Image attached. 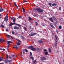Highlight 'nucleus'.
I'll list each match as a JSON object with an SVG mask.
<instances>
[{
    "label": "nucleus",
    "mask_w": 64,
    "mask_h": 64,
    "mask_svg": "<svg viewBox=\"0 0 64 64\" xmlns=\"http://www.w3.org/2000/svg\"><path fill=\"white\" fill-rule=\"evenodd\" d=\"M36 10L39 13H42L43 12V10L42 8H37L36 9Z\"/></svg>",
    "instance_id": "1"
},
{
    "label": "nucleus",
    "mask_w": 64,
    "mask_h": 64,
    "mask_svg": "<svg viewBox=\"0 0 64 64\" xmlns=\"http://www.w3.org/2000/svg\"><path fill=\"white\" fill-rule=\"evenodd\" d=\"M46 60V58H45V57L44 56H43L42 58L40 60L42 62H44L45 60Z\"/></svg>",
    "instance_id": "2"
},
{
    "label": "nucleus",
    "mask_w": 64,
    "mask_h": 64,
    "mask_svg": "<svg viewBox=\"0 0 64 64\" xmlns=\"http://www.w3.org/2000/svg\"><path fill=\"white\" fill-rule=\"evenodd\" d=\"M55 38H56V39L55 40V42H56V43H57V42H58V40H57V36H56V35H55Z\"/></svg>",
    "instance_id": "3"
},
{
    "label": "nucleus",
    "mask_w": 64,
    "mask_h": 64,
    "mask_svg": "<svg viewBox=\"0 0 64 64\" xmlns=\"http://www.w3.org/2000/svg\"><path fill=\"white\" fill-rule=\"evenodd\" d=\"M14 29H19L20 28L19 27H17L16 26H15L14 27Z\"/></svg>",
    "instance_id": "4"
},
{
    "label": "nucleus",
    "mask_w": 64,
    "mask_h": 64,
    "mask_svg": "<svg viewBox=\"0 0 64 64\" xmlns=\"http://www.w3.org/2000/svg\"><path fill=\"white\" fill-rule=\"evenodd\" d=\"M49 20L51 22H53V23H54V22L53 21V19H52V18H50Z\"/></svg>",
    "instance_id": "5"
},
{
    "label": "nucleus",
    "mask_w": 64,
    "mask_h": 64,
    "mask_svg": "<svg viewBox=\"0 0 64 64\" xmlns=\"http://www.w3.org/2000/svg\"><path fill=\"white\" fill-rule=\"evenodd\" d=\"M53 18L54 20L55 21H57V20L56 18L55 17V16H53Z\"/></svg>",
    "instance_id": "6"
},
{
    "label": "nucleus",
    "mask_w": 64,
    "mask_h": 64,
    "mask_svg": "<svg viewBox=\"0 0 64 64\" xmlns=\"http://www.w3.org/2000/svg\"><path fill=\"white\" fill-rule=\"evenodd\" d=\"M14 25H16L17 26H18V27H21V26L19 24H17L15 23Z\"/></svg>",
    "instance_id": "7"
},
{
    "label": "nucleus",
    "mask_w": 64,
    "mask_h": 64,
    "mask_svg": "<svg viewBox=\"0 0 64 64\" xmlns=\"http://www.w3.org/2000/svg\"><path fill=\"white\" fill-rule=\"evenodd\" d=\"M4 11V9H2V8H0V12H3Z\"/></svg>",
    "instance_id": "8"
},
{
    "label": "nucleus",
    "mask_w": 64,
    "mask_h": 64,
    "mask_svg": "<svg viewBox=\"0 0 64 64\" xmlns=\"http://www.w3.org/2000/svg\"><path fill=\"white\" fill-rule=\"evenodd\" d=\"M5 62H6V63H7L8 62V59L6 58V59H5Z\"/></svg>",
    "instance_id": "9"
},
{
    "label": "nucleus",
    "mask_w": 64,
    "mask_h": 64,
    "mask_svg": "<svg viewBox=\"0 0 64 64\" xmlns=\"http://www.w3.org/2000/svg\"><path fill=\"white\" fill-rule=\"evenodd\" d=\"M31 50H32V51H36V49L34 48H32Z\"/></svg>",
    "instance_id": "10"
},
{
    "label": "nucleus",
    "mask_w": 64,
    "mask_h": 64,
    "mask_svg": "<svg viewBox=\"0 0 64 64\" xmlns=\"http://www.w3.org/2000/svg\"><path fill=\"white\" fill-rule=\"evenodd\" d=\"M50 26L52 27V28H53L54 29L55 28V27L53 26V24H50Z\"/></svg>",
    "instance_id": "11"
},
{
    "label": "nucleus",
    "mask_w": 64,
    "mask_h": 64,
    "mask_svg": "<svg viewBox=\"0 0 64 64\" xmlns=\"http://www.w3.org/2000/svg\"><path fill=\"white\" fill-rule=\"evenodd\" d=\"M32 48H33V46H30L29 47V48H30V49H31V50H32Z\"/></svg>",
    "instance_id": "12"
},
{
    "label": "nucleus",
    "mask_w": 64,
    "mask_h": 64,
    "mask_svg": "<svg viewBox=\"0 0 64 64\" xmlns=\"http://www.w3.org/2000/svg\"><path fill=\"white\" fill-rule=\"evenodd\" d=\"M39 43H42L43 42V41L42 40H40L38 41Z\"/></svg>",
    "instance_id": "13"
},
{
    "label": "nucleus",
    "mask_w": 64,
    "mask_h": 64,
    "mask_svg": "<svg viewBox=\"0 0 64 64\" xmlns=\"http://www.w3.org/2000/svg\"><path fill=\"white\" fill-rule=\"evenodd\" d=\"M15 25V23H12L11 24H10L9 25V26H12V25Z\"/></svg>",
    "instance_id": "14"
},
{
    "label": "nucleus",
    "mask_w": 64,
    "mask_h": 64,
    "mask_svg": "<svg viewBox=\"0 0 64 64\" xmlns=\"http://www.w3.org/2000/svg\"><path fill=\"white\" fill-rule=\"evenodd\" d=\"M57 5V4H56L54 3L52 4V6H56Z\"/></svg>",
    "instance_id": "15"
},
{
    "label": "nucleus",
    "mask_w": 64,
    "mask_h": 64,
    "mask_svg": "<svg viewBox=\"0 0 64 64\" xmlns=\"http://www.w3.org/2000/svg\"><path fill=\"white\" fill-rule=\"evenodd\" d=\"M36 60H35L34 61H33V62H32V64H36Z\"/></svg>",
    "instance_id": "16"
},
{
    "label": "nucleus",
    "mask_w": 64,
    "mask_h": 64,
    "mask_svg": "<svg viewBox=\"0 0 64 64\" xmlns=\"http://www.w3.org/2000/svg\"><path fill=\"white\" fill-rule=\"evenodd\" d=\"M28 19L30 20H33V19L31 18V17L30 16L28 17Z\"/></svg>",
    "instance_id": "17"
},
{
    "label": "nucleus",
    "mask_w": 64,
    "mask_h": 64,
    "mask_svg": "<svg viewBox=\"0 0 64 64\" xmlns=\"http://www.w3.org/2000/svg\"><path fill=\"white\" fill-rule=\"evenodd\" d=\"M42 25L43 26H44V27H45L46 26V24H45L44 23H42Z\"/></svg>",
    "instance_id": "18"
},
{
    "label": "nucleus",
    "mask_w": 64,
    "mask_h": 64,
    "mask_svg": "<svg viewBox=\"0 0 64 64\" xmlns=\"http://www.w3.org/2000/svg\"><path fill=\"white\" fill-rule=\"evenodd\" d=\"M8 44H10V43H12V42L11 41H8Z\"/></svg>",
    "instance_id": "19"
},
{
    "label": "nucleus",
    "mask_w": 64,
    "mask_h": 64,
    "mask_svg": "<svg viewBox=\"0 0 64 64\" xmlns=\"http://www.w3.org/2000/svg\"><path fill=\"white\" fill-rule=\"evenodd\" d=\"M58 10L60 11H61V7L60 6L59 7Z\"/></svg>",
    "instance_id": "20"
},
{
    "label": "nucleus",
    "mask_w": 64,
    "mask_h": 64,
    "mask_svg": "<svg viewBox=\"0 0 64 64\" xmlns=\"http://www.w3.org/2000/svg\"><path fill=\"white\" fill-rule=\"evenodd\" d=\"M21 37V38L22 39H24V36H20Z\"/></svg>",
    "instance_id": "21"
},
{
    "label": "nucleus",
    "mask_w": 64,
    "mask_h": 64,
    "mask_svg": "<svg viewBox=\"0 0 64 64\" xmlns=\"http://www.w3.org/2000/svg\"><path fill=\"white\" fill-rule=\"evenodd\" d=\"M32 34V36H34V35H35L36 34V32H34L33 34Z\"/></svg>",
    "instance_id": "22"
},
{
    "label": "nucleus",
    "mask_w": 64,
    "mask_h": 64,
    "mask_svg": "<svg viewBox=\"0 0 64 64\" xmlns=\"http://www.w3.org/2000/svg\"><path fill=\"white\" fill-rule=\"evenodd\" d=\"M16 20V19L15 18L13 20V21H12L13 23H15Z\"/></svg>",
    "instance_id": "23"
},
{
    "label": "nucleus",
    "mask_w": 64,
    "mask_h": 64,
    "mask_svg": "<svg viewBox=\"0 0 64 64\" xmlns=\"http://www.w3.org/2000/svg\"><path fill=\"white\" fill-rule=\"evenodd\" d=\"M3 59V58L2 57H0V62L2 61V59Z\"/></svg>",
    "instance_id": "24"
},
{
    "label": "nucleus",
    "mask_w": 64,
    "mask_h": 64,
    "mask_svg": "<svg viewBox=\"0 0 64 64\" xmlns=\"http://www.w3.org/2000/svg\"><path fill=\"white\" fill-rule=\"evenodd\" d=\"M30 58L31 59H32V60H34V58H33V56L30 57Z\"/></svg>",
    "instance_id": "25"
},
{
    "label": "nucleus",
    "mask_w": 64,
    "mask_h": 64,
    "mask_svg": "<svg viewBox=\"0 0 64 64\" xmlns=\"http://www.w3.org/2000/svg\"><path fill=\"white\" fill-rule=\"evenodd\" d=\"M29 36H33L32 33L30 34H29Z\"/></svg>",
    "instance_id": "26"
},
{
    "label": "nucleus",
    "mask_w": 64,
    "mask_h": 64,
    "mask_svg": "<svg viewBox=\"0 0 64 64\" xmlns=\"http://www.w3.org/2000/svg\"><path fill=\"white\" fill-rule=\"evenodd\" d=\"M59 29H62V26H59Z\"/></svg>",
    "instance_id": "27"
},
{
    "label": "nucleus",
    "mask_w": 64,
    "mask_h": 64,
    "mask_svg": "<svg viewBox=\"0 0 64 64\" xmlns=\"http://www.w3.org/2000/svg\"><path fill=\"white\" fill-rule=\"evenodd\" d=\"M40 48H38L37 49V51L38 52H39L40 51Z\"/></svg>",
    "instance_id": "28"
},
{
    "label": "nucleus",
    "mask_w": 64,
    "mask_h": 64,
    "mask_svg": "<svg viewBox=\"0 0 64 64\" xmlns=\"http://www.w3.org/2000/svg\"><path fill=\"white\" fill-rule=\"evenodd\" d=\"M30 56H32V54L31 52H30Z\"/></svg>",
    "instance_id": "29"
},
{
    "label": "nucleus",
    "mask_w": 64,
    "mask_h": 64,
    "mask_svg": "<svg viewBox=\"0 0 64 64\" xmlns=\"http://www.w3.org/2000/svg\"><path fill=\"white\" fill-rule=\"evenodd\" d=\"M0 27H2V28H4V26L3 24H1L0 26Z\"/></svg>",
    "instance_id": "30"
},
{
    "label": "nucleus",
    "mask_w": 64,
    "mask_h": 64,
    "mask_svg": "<svg viewBox=\"0 0 64 64\" xmlns=\"http://www.w3.org/2000/svg\"><path fill=\"white\" fill-rule=\"evenodd\" d=\"M22 10H23V12H25V9H24V8H22Z\"/></svg>",
    "instance_id": "31"
},
{
    "label": "nucleus",
    "mask_w": 64,
    "mask_h": 64,
    "mask_svg": "<svg viewBox=\"0 0 64 64\" xmlns=\"http://www.w3.org/2000/svg\"><path fill=\"white\" fill-rule=\"evenodd\" d=\"M15 48L16 49H18V47H17V45H16L15 46Z\"/></svg>",
    "instance_id": "32"
},
{
    "label": "nucleus",
    "mask_w": 64,
    "mask_h": 64,
    "mask_svg": "<svg viewBox=\"0 0 64 64\" xmlns=\"http://www.w3.org/2000/svg\"><path fill=\"white\" fill-rule=\"evenodd\" d=\"M48 50H49V52H51V50L49 48Z\"/></svg>",
    "instance_id": "33"
},
{
    "label": "nucleus",
    "mask_w": 64,
    "mask_h": 64,
    "mask_svg": "<svg viewBox=\"0 0 64 64\" xmlns=\"http://www.w3.org/2000/svg\"><path fill=\"white\" fill-rule=\"evenodd\" d=\"M48 52H46L45 53V55H47L48 54Z\"/></svg>",
    "instance_id": "34"
},
{
    "label": "nucleus",
    "mask_w": 64,
    "mask_h": 64,
    "mask_svg": "<svg viewBox=\"0 0 64 64\" xmlns=\"http://www.w3.org/2000/svg\"><path fill=\"white\" fill-rule=\"evenodd\" d=\"M47 51V50L46 49H44V52H46Z\"/></svg>",
    "instance_id": "35"
},
{
    "label": "nucleus",
    "mask_w": 64,
    "mask_h": 64,
    "mask_svg": "<svg viewBox=\"0 0 64 64\" xmlns=\"http://www.w3.org/2000/svg\"><path fill=\"white\" fill-rule=\"evenodd\" d=\"M12 34H13V35H14V33H15V32H14L13 31H12Z\"/></svg>",
    "instance_id": "36"
},
{
    "label": "nucleus",
    "mask_w": 64,
    "mask_h": 64,
    "mask_svg": "<svg viewBox=\"0 0 64 64\" xmlns=\"http://www.w3.org/2000/svg\"><path fill=\"white\" fill-rule=\"evenodd\" d=\"M35 23L36 24V26H37V25H38V23H37V22H36Z\"/></svg>",
    "instance_id": "37"
},
{
    "label": "nucleus",
    "mask_w": 64,
    "mask_h": 64,
    "mask_svg": "<svg viewBox=\"0 0 64 64\" xmlns=\"http://www.w3.org/2000/svg\"><path fill=\"white\" fill-rule=\"evenodd\" d=\"M54 46L55 47H57V43H56L55 44Z\"/></svg>",
    "instance_id": "38"
},
{
    "label": "nucleus",
    "mask_w": 64,
    "mask_h": 64,
    "mask_svg": "<svg viewBox=\"0 0 64 64\" xmlns=\"http://www.w3.org/2000/svg\"><path fill=\"white\" fill-rule=\"evenodd\" d=\"M17 45H18L19 46L20 45V44L19 42L17 43Z\"/></svg>",
    "instance_id": "39"
},
{
    "label": "nucleus",
    "mask_w": 64,
    "mask_h": 64,
    "mask_svg": "<svg viewBox=\"0 0 64 64\" xmlns=\"http://www.w3.org/2000/svg\"><path fill=\"white\" fill-rule=\"evenodd\" d=\"M8 62H9L10 64V62H11V60H8Z\"/></svg>",
    "instance_id": "40"
},
{
    "label": "nucleus",
    "mask_w": 64,
    "mask_h": 64,
    "mask_svg": "<svg viewBox=\"0 0 64 64\" xmlns=\"http://www.w3.org/2000/svg\"><path fill=\"white\" fill-rule=\"evenodd\" d=\"M49 5L50 6H51V5H52V4H51V3L50 2L49 3Z\"/></svg>",
    "instance_id": "41"
},
{
    "label": "nucleus",
    "mask_w": 64,
    "mask_h": 64,
    "mask_svg": "<svg viewBox=\"0 0 64 64\" xmlns=\"http://www.w3.org/2000/svg\"><path fill=\"white\" fill-rule=\"evenodd\" d=\"M18 41L19 42H21V41L19 40H18Z\"/></svg>",
    "instance_id": "42"
},
{
    "label": "nucleus",
    "mask_w": 64,
    "mask_h": 64,
    "mask_svg": "<svg viewBox=\"0 0 64 64\" xmlns=\"http://www.w3.org/2000/svg\"><path fill=\"white\" fill-rule=\"evenodd\" d=\"M24 30L26 31H27V28H24Z\"/></svg>",
    "instance_id": "43"
},
{
    "label": "nucleus",
    "mask_w": 64,
    "mask_h": 64,
    "mask_svg": "<svg viewBox=\"0 0 64 64\" xmlns=\"http://www.w3.org/2000/svg\"><path fill=\"white\" fill-rule=\"evenodd\" d=\"M5 20L6 22H7L8 21V18H5Z\"/></svg>",
    "instance_id": "44"
},
{
    "label": "nucleus",
    "mask_w": 64,
    "mask_h": 64,
    "mask_svg": "<svg viewBox=\"0 0 64 64\" xmlns=\"http://www.w3.org/2000/svg\"><path fill=\"white\" fill-rule=\"evenodd\" d=\"M5 19H8V16H6Z\"/></svg>",
    "instance_id": "45"
},
{
    "label": "nucleus",
    "mask_w": 64,
    "mask_h": 64,
    "mask_svg": "<svg viewBox=\"0 0 64 64\" xmlns=\"http://www.w3.org/2000/svg\"><path fill=\"white\" fill-rule=\"evenodd\" d=\"M25 50L26 52V53L28 52V50H27L26 49H25Z\"/></svg>",
    "instance_id": "46"
},
{
    "label": "nucleus",
    "mask_w": 64,
    "mask_h": 64,
    "mask_svg": "<svg viewBox=\"0 0 64 64\" xmlns=\"http://www.w3.org/2000/svg\"><path fill=\"white\" fill-rule=\"evenodd\" d=\"M7 36L8 37H10V36H10V35H7Z\"/></svg>",
    "instance_id": "47"
},
{
    "label": "nucleus",
    "mask_w": 64,
    "mask_h": 64,
    "mask_svg": "<svg viewBox=\"0 0 64 64\" xmlns=\"http://www.w3.org/2000/svg\"><path fill=\"white\" fill-rule=\"evenodd\" d=\"M6 31H9V30L8 29H6Z\"/></svg>",
    "instance_id": "48"
},
{
    "label": "nucleus",
    "mask_w": 64,
    "mask_h": 64,
    "mask_svg": "<svg viewBox=\"0 0 64 64\" xmlns=\"http://www.w3.org/2000/svg\"><path fill=\"white\" fill-rule=\"evenodd\" d=\"M14 5L15 6H17V5L16 4V3H14Z\"/></svg>",
    "instance_id": "49"
},
{
    "label": "nucleus",
    "mask_w": 64,
    "mask_h": 64,
    "mask_svg": "<svg viewBox=\"0 0 64 64\" xmlns=\"http://www.w3.org/2000/svg\"><path fill=\"white\" fill-rule=\"evenodd\" d=\"M24 2H28V1H27L25 0V1H24Z\"/></svg>",
    "instance_id": "50"
},
{
    "label": "nucleus",
    "mask_w": 64,
    "mask_h": 64,
    "mask_svg": "<svg viewBox=\"0 0 64 64\" xmlns=\"http://www.w3.org/2000/svg\"><path fill=\"white\" fill-rule=\"evenodd\" d=\"M9 46H10V44H8V48H9Z\"/></svg>",
    "instance_id": "51"
},
{
    "label": "nucleus",
    "mask_w": 64,
    "mask_h": 64,
    "mask_svg": "<svg viewBox=\"0 0 64 64\" xmlns=\"http://www.w3.org/2000/svg\"><path fill=\"white\" fill-rule=\"evenodd\" d=\"M18 33H16V34H15V35H18Z\"/></svg>",
    "instance_id": "52"
},
{
    "label": "nucleus",
    "mask_w": 64,
    "mask_h": 64,
    "mask_svg": "<svg viewBox=\"0 0 64 64\" xmlns=\"http://www.w3.org/2000/svg\"><path fill=\"white\" fill-rule=\"evenodd\" d=\"M56 32L57 33V34H58V31H57V30H56Z\"/></svg>",
    "instance_id": "53"
},
{
    "label": "nucleus",
    "mask_w": 64,
    "mask_h": 64,
    "mask_svg": "<svg viewBox=\"0 0 64 64\" xmlns=\"http://www.w3.org/2000/svg\"><path fill=\"white\" fill-rule=\"evenodd\" d=\"M21 17L20 16H19L18 18H21Z\"/></svg>",
    "instance_id": "54"
},
{
    "label": "nucleus",
    "mask_w": 64,
    "mask_h": 64,
    "mask_svg": "<svg viewBox=\"0 0 64 64\" xmlns=\"http://www.w3.org/2000/svg\"><path fill=\"white\" fill-rule=\"evenodd\" d=\"M2 50H3V51H5V49H4V48H3L2 49Z\"/></svg>",
    "instance_id": "55"
},
{
    "label": "nucleus",
    "mask_w": 64,
    "mask_h": 64,
    "mask_svg": "<svg viewBox=\"0 0 64 64\" xmlns=\"http://www.w3.org/2000/svg\"><path fill=\"white\" fill-rule=\"evenodd\" d=\"M24 33H23V32H22L21 33V34L22 35H23V34Z\"/></svg>",
    "instance_id": "56"
},
{
    "label": "nucleus",
    "mask_w": 64,
    "mask_h": 64,
    "mask_svg": "<svg viewBox=\"0 0 64 64\" xmlns=\"http://www.w3.org/2000/svg\"><path fill=\"white\" fill-rule=\"evenodd\" d=\"M8 55H7V56L6 58H7L8 59Z\"/></svg>",
    "instance_id": "57"
},
{
    "label": "nucleus",
    "mask_w": 64,
    "mask_h": 64,
    "mask_svg": "<svg viewBox=\"0 0 64 64\" xmlns=\"http://www.w3.org/2000/svg\"><path fill=\"white\" fill-rule=\"evenodd\" d=\"M2 16V14H0V17Z\"/></svg>",
    "instance_id": "58"
},
{
    "label": "nucleus",
    "mask_w": 64,
    "mask_h": 64,
    "mask_svg": "<svg viewBox=\"0 0 64 64\" xmlns=\"http://www.w3.org/2000/svg\"><path fill=\"white\" fill-rule=\"evenodd\" d=\"M30 29H31V26H30Z\"/></svg>",
    "instance_id": "59"
},
{
    "label": "nucleus",
    "mask_w": 64,
    "mask_h": 64,
    "mask_svg": "<svg viewBox=\"0 0 64 64\" xmlns=\"http://www.w3.org/2000/svg\"><path fill=\"white\" fill-rule=\"evenodd\" d=\"M0 50H2V48H0Z\"/></svg>",
    "instance_id": "60"
},
{
    "label": "nucleus",
    "mask_w": 64,
    "mask_h": 64,
    "mask_svg": "<svg viewBox=\"0 0 64 64\" xmlns=\"http://www.w3.org/2000/svg\"><path fill=\"white\" fill-rule=\"evenodd\" d=\"M10 18L12 19H13V18Z\"/></svg>",
    "instance_id": "61"
},
{
    "label": "nucleus",
    "mask_w": 64,
    "mask_h": 64,
    "mask_svg": "<svg viewBox=\"0 0 64 64\" xmlns=\"http://www.w3.org/2000/svg\"><path fill=\"white\" fill-rule=\"evenodd\" d=\"M0 64H4V62L1 63Z\"/></svg>",
    "instance_id": "62"
},
{
    "label": "nucleus",
    "mask_w": 64,
    "mask_h": 64,
    "mask_svg": "<svg viewBox=\"0 0 64 64\" xmlns=\"http://www.w3.org/2000/svg\"><path fill=\"white\" fill-rule=\"evenodd\" d=\"M16 6V7H17V9H18V6Z\"/></svg>",
    "instance_id": "63"
},
{
    "label": "nucleus",
    "mask_w": 64,
    "mask_h": 64,
    "mask_svg": "<svg viewBox=\"0 0 64 64\" xmlns=\"http://www.w3.org/2000/svg\"><path fill=\"white\" fill-rule=\"evenodd\" d=\"M9 57L10 58H12V57L10 56Z\"/></svg>",
    "instance_id": "64"
}]
</instances>
